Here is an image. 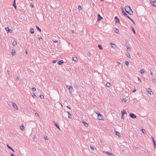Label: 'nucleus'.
I'll return each mask as SVG.
<instances>
[{"label": "nucleus", "mask_w": 156, "mask_h": 156, "mask_svg": "<svg viewBox=\"0 0 156 156\" xmlns=\"http://www.w3.org/2000/svg\"><path fill=\"white\" fill-rule=\"evenodd\" d=\"M141 131H142V133H144V134H146V131H145V130L144 129H141Z\"/></svg>", "instance_id": "nucleus-35"}, {"label": "nucleus", "mask_w": 156, "mask_h": 156, "mask_svg": "<svg viewBox=\"0 0 156 156\" xmlns=\"http://www.w3.org/2000/svg\"><path fill=\"white\" fill-rule=\"evenodd\" d=\"M87 55L88 56H89V57H90L91 55V53L90 52H89L87 54Z\"/></svg>", "instance_id": "nucleus-47"}, {"label": "nucleus", "mask_w": 156, "mask_h": 156, "mask_svg": "<svg viewBox=\"0 0 156 156\" xmlns=\"http://www.w3.org/2000/svg\"><path fill=\"white\" fill-rule=\"evenodd\" d=\"M20 128L22 130H23L24 129V127L23 125H22V126H20Z\"/></svg>", "instance_id": "nucleus-37"}, {"label": "nucleus", "mask_w": 156, "mask_h": 156, "mask_svg": "<svg viewBox=\"0 0 156 156\" xmlns=\"http://www.w3.org/2000/svg\"><path fill=\"white\" fill-rule=\"evenodd\" d=\"M72 33L73 34L74 33V31H73V30H72L71 31Z\"/></svg>", "instance_id": "nucleus-60"}, {"label": "nucleus", "mask_w": 156, "mask_h": 156, "mask_svg": "<svg viewBox=\"0 0 156 156\" xmlns=\"http://www.w3.org/2000/svg\"><path fill=\"white\" fill-rule=\"evenodd\" d=\"M125 63L126 65L127 66H128L129 64V62L128 61H126L125 62Z\"/></svg>", "instance_id": "nucleus-40"}, {"label": "nucleus", "mask_w": 156, "mask_h": 156, "mask_svg": "<svg viewBox=\"0 0 156 156\" xmlns=\"http://www.w3.org/2000/svg\"><path fill=\"white\" fill-rule=\"evenodd\" d=\"M95 112L98 115V113H100L99 112H98L95 111Z\"/></svg>", "instance_id": "nucleus-62"}, {"label": "nucleus", "mask_w": 156, "mask_h": 156, "mask_svg": "<svg viewBox=\"0 0 156 156\" xmlns=\"http://www.w3.org/2000/svg\"><path fill=\"white\" fill-rule=\"evenodd\" d=\"M122 101L124 102H126V99L123 98H122Z\"/></svg>", "instance_id": "nucleus-49"}, {"label": "nucleus", "mask_w": 156, "mask_h": 156, "mask_svg": "<svg viewBox=\"0 0 156 156\" xmlns=\"http://www.w3.org/2000/svg\"><path fill=\"white\" fill-rule=\"evenodd\" d=\"M32 96L33 98H35L37 97V96H36L35 94L34 93H33L32 94Z\"/></svg>", "instance_id": "nucleus-36"}, {"label": "nucleus", "mask_w": 156, "mask_h": 156, "mask_svg": "<svg viewBox=\"0 0 156 156\" xmlns=\"http://www.w3.org/2000/svg\"><path fill=\"white\" fill-rule=\"evenodd\" d=\"M98 18L97 19V20L98 21H99L103 19V18L102 17L100 14H98Z\"/></svg>", "instance_id": "nucleus-11"}, {"label": "nucleus", "mask_w": 156, "mask_h": 156, "mask_svg": "<svg viewBox=\"0 0 156 156\" xmlns=\"http://www.w3.org/2000/svg\"><path fill=\"white\" fill-rule=\"evenodd\" d=\"M151 138L153 143L154 147L155 148H156V143L155 141V140L154 139L153 136H151Z\"/></svg>", "instance_id": "nucleus-8"}, {"label": "nucleus", "mask_w": 156, "mask_h": 156, "mask_svg": "<svg viewBox=\"0 0 156 156\" xmlns=\"http://www.w3.org/2000/svg\"><path fill=\"white\" fill-rule=\"evenodd\" d=\"M127 53H128L127 54V56L128 57V58H130V54L128 52H127Z\"/></svg>", "instance_id": "nucleus-45"}, {"label": "nucleus", "mask_w": 156, "mask_h": 156, "mask_svg": "<svg viewBox=\"0 0 156 156\" xmlns=\"http://www.w3.org/2000/svg\"><path fill=\"white\" fill-rule=\"evenodd\" d=\"M82 83V85H83V83L82 82V83Z\"/></svg>", "instance_id": "nucleus-64"}, {"label": "nucleus", "mask_w": 156, "mask_h": 156, "mask_svg": "<svg viewBox=\"0 0 156 156\" xmlns=\"http://www.w3.org/2000/svg\"><path fill=\"white\" fill-rule=\"evenodd\" d=\"M118 63L119 65H120L121 64L120 62H118Z\"/></svg>", "instance_id": "nucleus-63"}, {"label": "nucleus", "mask_w": 156, "mask_h": 156, "mask_svg": "<svg viewBox=\"0 0 156 156\" xmlns=\"http://www.w3.org/2000/svg\"><path fill=\"white\" fill-rule=\"evenodd\" d=\"M140 71L141 73V74H142L145 72L144 69H140Z\"/></svg>", "instance_id": "nucleus-32"}, {"label": "nucleus", "mask_w": 156, "mask_h": 156, "mask_svg": "<svg viewBox=\"0 0 156 156\" xmlns=\"http://www.w3.org/2000/svg\"><path fill=\"white\" fill-rule=\"evenodd\" d=\"M138 80L140 81V82H141V80H140V78H139V77H138Z\"/></svg>", "instance_id": "nucleus-58"}, {"label": "nucleus", "mask_w": 156, "mask_h": 156, "mask_svg": "<svg viewBox=\"0 0 156 156\" xmlns=\"http://www.w3.org/2000/svg\"><path fill=\"white\" fill-rule=\"evenodd\" d=\"M150 73L151 74V75L152 76H153V73L151 70H150Z\"/></svg>", "instance_id": "nucleus-55"}, {"label": "nucleus", "mask_w": 156, "mask_h": 156, "mask_svg": "<svg viewBox=\"0 0 156 156\" xmlns=\"http://www.w3.org/2000/svg\"><path fill=\"white\" fill-rule=\"evenodd\" d=\"M139 56V57H140V55H141V54L140 53H138V54H137Z\"/></svg>", "instance_id": "nucleus-56"}, {"label": "nucleus", "mask_w": 156, "mask_h": 156, "mask_svg": "<svg viewBox=\"0 0 156 156\" xmlns=\"http://www.w3.org/2000/svg\"><path fill=\"white\" fill-rule=\"evenodd\" d=\"M125 114H127V113L124 111H121V115H124Z\"/></svg>", "instance_id": "nucleus-25"}, {"label": "nucleus", "mask_w": 156, "mask_h": 156, "mask_svg": "<svg viewBox=\"0 0 156 156\" xmlns=\"http://www.w3.org/2000/svg\"><path fill=\"white\" fill-rule=\"evenodd\" d=\"M115 32L116 33L119 34V30L116 28H115Z\"/></svg>", "instance_id": "nucleus-24"}, {"label": "nucleus", "mask_w": 156, "mask_h": 156, "mask_svg": "<svg viewBox=\"0 0 156 156\" xmlns=\"http://www.w3.org/2000/svg\"><path fill=\"white\" fill-rule=\"evenodd\" d=\"M131 29H132V30L133 31V33L134 34H136V32H135V31L134 29V28L132 26H131Z\"/></svg>", "instance_id": "nucleus-30"}, {"label": "nucleus", "mask_w": 156, "mask_h": 156, "mask_svg": "<svg viewBox=\"0 0 156 156\" xmlns=\"http://www.w3.org/2000/svg\"><path fill=\"white\" fill-rule=\"evenodd\" d=\"M53 41L55 43H57L58 42V41L56 39L53 40Z\"/></svg>", "instance_id": "nucleus-41"}, {"label": "nucleus", "mask_w": 156, "mask_h": 156, "mask_svg": "<svg viewBox=\"0 0 156 156\" xmlns=\"http://www.w3.org/2000/svg\"><path fill=\"white\" fill-rule=\"evenodd\" d=\"M82 123L86 127H87L89 126L88 124L85 121H83Z\"/></svg>", "instance_id": "nucleus-18"}, {"label": "nucleus", "mask_w": 156, "mask_h": 156, "mask_svg": "<svg viewBox=\"0 0 156 156\" xmlns=\"http://www.w3.org/2000/svg\"><path fill=\"white\" fill-rule=\"evenodd\" d=\"M38 39L39 40V41H42V42L43 41V39L41 37H39L38 38Z\"/></svg>", "instance_id": "nucleus-44"}, {"label": "nucleus", "mask_w": 156, "mask_h": 156, "mask_svg": "<svg viewBox=\"0 0 156 156\" xmlns=\"http://www.w3.org/2000/svg\"><path fill=\"white\" fill-rule=\"evenodd\" d=\"M151 4L154 7H156V2L155 0H150Z\"/></svg>", "instance_id": "nucleus-5"}, {"label": "nucleus", "mask_w": 156, "mask_h": 156, "mask_svg": "<svg viewBox=\"0 0 156 156\" xmlns=\"http://www.w3.org/2000/svg\"><path fill=\"white\" fill-rule=\"evenodd\" d=\"M16 79L17 80H19V78L18 76L16 78Z\"/></svg>", "instance_id": "nucleus-61"}, {"label": "nucleus", "mask_w": 156, "mask_h": 156, "mask_svg": "<svg viewBox=\"0 0 156 156\" xmlns=\"http://www.w3.org/2000/svg\"><path fill=\"white\" fill-rule=\"evenodd\" d=\"M136 88H135L132 91V93H134L135 92H136Z\"/></svg>", "instance_id": "nucleus-51"}, {"label": "nucleus", "mask_w": 156, "mask_h": 156, "mask_svg": "<svg viewBox=\"0 0 156 156\" xmlns=\"http://www.w3.org/2000/svg\"><path fill=\"white\" fill-rule=\"evenodd\" d=\"M126 12L129 15H132L133 13V11L130 7L129 6H126L125 8Z\"/></svg>", "instance_id": "nucleus-1"}, {"label": "nucleus", "mask_w": 156, "mask_h": 156, "mask_svg": "<svg viewBox=\"0 0 156 156\" xmlns=\"http://www.w3.org/2000/svg\"><path fill=\"white\" fill-rule=\"evenodd\" d=\"M126 48H127V50L128 51H130L131 50V49L130 48L127 46H126Z\"/></svg>", "instance_id": "nucleus-42"}, {"label": "nucleus", "mask_w": 156, "mask_h": 156, "mask_svg": "<svg viewBox=\"0 0 156 156\" xmlns=\"http://www.w3.org/2000/svg\"><path fill=\"white\" fill-rule=\"evenodd\" d=\"M78 9L79 10H81L82 9V8L80 5H79L78 6Z\"/></svg>", "instance_id": "nucleus-38"}, {"label": "nucleus", "mask_w": 156, "mask_h": 156, "mask_svg": "<svg viewBox=\"0 0 156 156\" xmlns=\"http://www.w3.org/2000/svg\"><path fill=\"white\" fill-rule=\"evenodd\" d=\"M121 118L122 119H124V118L123 115H121Z\"/></svg>", "instance_id": "nucleus-53"}, {"label": "nucleus", "mask_w": 156, "mask_h": 156, "mask_svg": "<svg viewBox=\"0 0 156 156\" xmlns=\"http://www.w3.org/2000/svg\"><path fill=\"white\" fill-rule=\"evenodd\" d=\"M152 81L154 83L156 84V80L155 79H152Z\"/></svg>", "instance_id": "nucleus-39"}, {"label": "nucleus", "mask_w": 156, "mask_h": 156, "mask_svg": "<svg viewBox=\"0 0 156 156\" xmlns=\"http://www.w3.org/2000/svg\"><path fill=\"white\" fill-rule=\"evenodd\" d=\"M130 117L132 119H135L136 118V116L134 114L132 113H130L129 114Z\"/></svg>", "instance_id": "nucleus-7"}, {"label": "nucleus", "mask_w": 156, "mask_h": 156, "mask_svg": "<svg viewBox=\"0 0 156 156\" xmlns=\"http://www.w3.org/2000/svg\"><path fill=\"white\" fill-rule=\"evenodd\" d=\"M98 47L100 50L103 49V48L102 47V46L101 44H98Z\"/></svg>", "instance_id": "nucleus-29"}, {"label": "nucleus", "mask_w": 156, "mask_h": 156, "mask_svg": "<svg viewBox=\"0 0 156 156\" xmlns=\"http://www.w3.org/2000/svg\"><path fill=\"white\" fill-rule=\"evenodd\" d=\"M56 62H57V61H56V60H53L52 61V63H56Z\"/></svg>", "instance_id": "nucleus-54"}, {"label": "nucleus", "mask_w": 156, "mask_h": 156, "mask_svg": "<svg viewBox=\"0 0 156 156\" xmlns=\"http://www.w3.org/2000/svg\"><path fill=\"white\" fill-rule=\"evenodd\" d=\"M35 115L36 116H37V117H39V115L37 112H36L35 113Z\"/></svg>", "instance_id": "nucleus-46"}, {"label": "nucleus", "mask_w": 156, "mask_h": 156, "mask_svg": "<svg viewBox=\"0 0 156 156\" xmlns=\"http://www.w3.org/2000/svg\"><path fill=\"white\" fill-rule=\"evenodd\" d=\"M30 33L32 34H33L34 33V28H31L30 29Z\"/></svg>", "instance_id": "nucleus-19"}, {"label": "nucleus", "mask_w": 156, "mask_h": 156, "mask_svg": "<svg viewBox=\"0 0 156 156\" xmlns=\"http://www.w3.org/2000/svg\"><path fill=\"white\" fill-rule=\"evenodd\" d=\"M67 113H68V118H72L71 114L69 113V112H67Z\"/></svg>", "instance_id": "nucleus-23"}, {"label": "nucleus", "mask_w": 156, "mask_h": 156, "mask_svg": "<svg viewBox=\"0 0 156 156\" xmlns=\"http://www.w3.org/2000/svg\"><path fill=\"white\" fill-rule=\"evenodd\" d=\"M13 6L15 9H17V6L16 4V0H14L13 3Z\"/></svg>", "instance_id": "nucleus-12"}, {"label": "nucleus", "mask_w": 156, "mask_h": 156, "mask_svg": "<svg viewBox=\"0 0 156 156\" xmlns=\"http://www.w3.org/2000/svg\"><path fill=\"white\" fill-rule=\"evenodd\" d=\"M17 44V42H16V41H14L12 43V44L13 45V46H15V45H16Z\"/></svg>", "instance_id": "nucleus-26"}, {"label": "nucleus", "mask_w": 156, "mask_h": 156, "mask_svg": "<svg viewBox=\"0 0 156 156\" xmlns=\"http://www.w3.org/2000/svg\"><path fill=\"white\" fill-rule=\"evenodd\" d=\"M98 118L99 120H104V118L103 116L100 113H98Z\"/></svg>", "instance_id": "nucleus-2"}, {"label": "nucleus", "mask_w": 156, "mask_h": 156, "mask_svg": "<svg viewBox=\"0 0 156 156\" xmlns=\"http://www.w3.org/2000/svg\"><path fill=\"white\" fill-rule=\"evenodd\" d=\"M67 87L68 89L69 92L70 93H71L73 91V89L71 86L70 85L68 86L67 85Z\"/></svg>", "instance_id": "nucleus-3"}, {"label": "nucleus", "mask_w": 156, "mask_h": 156, "mask_svg": "<svg viewBox=\"0 0 156 156\" xmlns=\"http://www.w3.org/2000/svg\"><path fill=\"white\" fill-rule=\"evenodd\" d=\"M32 90L33 91H36V89L34 87H33L32 88Z\"/></svg>", "instance_id": "nucleus-50"}, {"label": "nucleus", "mask_w": 156, "mask_h": 156, "mask_svg": "<svg viewBox=\"0 0 156 156\" xmlns=\"http://www.w3.org/2000/svg\"><path fill=\"white\" fill-rule=\"evenodd\" d=\"M5 29L6 30L7 33H8L9 32L11 33L12 32V30L11 29H9V28L8 27L5 28Z\"/></svg>", "instance_id": "nucleus-10"}, {"label": "nucleus", "mask_w": 156, "mask_h": 156, "mask_svg": "<svg viewBox=\"0 0 156 156\" xmlns=\"http://www.w3.org/2000/svg\"><path fill=\"white\" fill-rule=\"evenodd\" d=\"M115 134L118 136H119V135H120V133L118 132V131H115Z\"/></svg>", "instance_id": "nucleus-28"}, {"label": "nucleus", "mask_w": 156, "mask_h": 156, "mask_svg": "<svg viewBox=\"0 0 156 156\" xmlns=\"http://www.w3.org/2000/svg\"><path fill=\"white\" fill-rule=\"evenodd\" d=\"M106 86L107 87H109L111 86V84L110 83L108 82L106 83Z\"/></svg>", "instance_id": "nucleus-33"}, {"label": "nucleus", "mask_w": 156, "mask_h": 156, "mask_svg": "<svg viewBox=\"0 0 156 156\" xmlns=\"http://www.w3.org/2000/svg\"><path fill=\"white\" fill-rule=\"evenodd\" d=\"M12 105L14 108H15V109H18V107H17L16 105V104L13 103L12 104Z\"/></svg>", "instance_id": "nucleus-21"}, {"label": "nucleus", "mask_w": 156, "mask_h": 156, "mask_svg": "<svg viewBox=\"0 0 156 156\" xmlns=\"http://www.w3.org/2000/svg\"><path fill=\"white\" fill-rule=\"evenodd\" d=\"M53 122L54 123L55 127H56L57 129H59L60 130H61L58 124L55 121H53Z\"/></svg>", "instance_id": "nucleus-6"}, {"label": "nucleus", "mask_w": 156, "mask_h": 156, "mask_svg": "<svg viewBox=\"0 0 156 156\" xmlns=\"http://www.w3.org/2000/svg\"><path fill=\"white\" fill-rule=\"evenodd\" d=\"M44 138L46 140H48V138L47 136H44Z\"/></svg>", "instance_id": "nucleus-48"}, {"label": "nucleus", "mask_w": 156, "mask_h": 156, "mask_svg": "<svg viewBox=\"0 0 156 156\" xmlns=\"http://www.w3.org/2000/svg\"><path fill=\"white\" fill-rule=\"evenodd\" d=\"M72 59L75 62H77L78 61V58H77V57H76V56L73 57Z\"/></svg>", "instance_id": "nucleus-15"}, {"label": "nucleus", "mask_w": 156, "mask_h": 156, "mask_svg": "<svg viewBox=\"0 0 156 156\" xmlns=\"http://www.w3.org/2000/svg\"><path fill=\"white\" fill-rule=\"evenodd\" d=\"M110 45L112 48H114V47H115V44L112 43H110Z\"/></svg>", "instance_id": "nucleus-27"}, {"label": "nucleus", "mask_w": 156, "mask_h": 156, "mask_svg": "<svg viewBox=\"0 0 156 156\" xmlns=\"http://www.w3.org/2000/svg\"><path fill=\"white\" fill-rule=\"evenodd\" d=\"M67 108H68V109H71V108H70V107H69V106H66Z\"/></svg>", "instance_id": "nucleus-57"}, {"label": "nucleus", "mask_w": 156, "mask_h": 156, "mask_svg": "<svg viewBox=\"0 0 156 156\" xmlns=\"http://www.w3.org/2000/svg\"><path fill=\"white\" fill-rule=\"evenodd\" d=\"M115 20L116 23H117L118 22H119V23H120L119 19L118 18L117 16H115Z\"/></svg>", "instance_id": "nucleus-17"}, {"label": "nucleus", "mask_w": 156, "mask_h": 156, "mask_svg": "<svg viewBox=\"0 0 156 156\" xmlns=\"http://www.w3.org/2000/svg\"><path fill=\"white\" fill-rule=\"evenodd\" d=\"M128 18L131 21V22L133 23V24H134V25H135V23L134 21L132 19L130 18V17Z\"/></svg>", "instance_id": "nucleus-31"}, {"label": "nucleus", "mask_w": 156, "mask_h": 156, "mask_svg": "<svg viewBox=\"0 0 156 156\" xmlns=\"http://www.w3.org/2000/svg\"><path fill=\"white\" fill-rule=\"evenodd\" d=\"M147 91L148 93L151 95L153 94V92L151 91L150 88H148Z\"/></svg>", "instance_id": "nucleus-9"}, {"label": "nucleus", "mask_w": 156, "mask_h": 156, "mask_svg": "<svg viewBox=\"0 0 156 156\" xmlns=\"http://www.w3.org/2000/svg\"><path fill=\"white\" fill-rule=\"evenodd\" d=\"M7 73H8V74H9V70H7Z\"/></svg>", "instance_id": "nucleus-59"}, {"label": "nucleus", "mask_w": 156, "mask_h": 156, "mask_svg": "<svg viewBox=\"0 0 156 156\" xmlns=\"http://www.w3.org/2000/svg\"><path fill=\"white\" fill-rule=\"evenodd\" d=\"M36 29H37V30L38 31L40 32H41V30L39 27L38 26H36Z\"/></svg>", "instance_id": "nucleus-22"}, {"label": "nucleus", "mask_w": 156, "mask_h": 156, "mask_svg": "<svg viewBox=\"0 0 156 156\" xmlns=\"http://www.w3.org/2000/svg\"><path fill=\"white\" fill-rule=\"evenodd\" d=\"M30 6L32 8H33L34 7V5L31 3L30 4Z\"/></svg>", "instance_id": "nucleus-52"}, {"label": "nucleus", "mask_w": 156, "mask_h": 156, "mask_svg": "<svg viewBox=\"0 0 156 156\" xmlns=\"http://www.w3.org/2000/svg\"><path fill=\"white\" fill-rule=\"evenodd\" d=\"M122 9V14L124 15L127 17L128 18H129V16L128 15V14L124 11L123 9L122 8L121 9Z\"/></svg>", "instance_id": "nucleus-4"}, {"label": "nucleus", "mask_w": 156, "mask_h": 156, "mask_svg": "<svg viewBox=\"0 0 156 156\" xmlns=\"http://www.w3.org/2000/svg\"><path fill=\"white\" fill-rule=\"evenodd\" d=\"M90 147L92 151H94V147L93 146H90Z\"/></svg>", "instance_id": "nucleus-43"}, {"label": "nucleus", "mask_w": 156, "mask_h": 156, "mask_svg": "<svg viewBox=\"0 0 156 156\" xmlns=\"http://www.w3.org/2000/svg\"><path fill=\"white\" fill-rule=\"evenodd\" d=\"M6 146L9 149L12 151L13 152H15L14 150L11 147L9 146L8 144H6Z\"/></svg>", "instance_id": "nucleus-16"}, {"label": "nucleus", "mask_w": 156, "mask_h": 156, "mask_svg": "<svg viewBox=\"0 0 156 156\" xmlns=\"http://www.w3.org/2000/svg\"><path fill=\"white\" fill-rule=\"evenodd\" d=\"M11 54H12V56L15 55L16 54L15 50H12Z\"/></svg>", "instance_id": "nucleus-20"}, {"label": "nucleus", "mask_w": 156, "mask_h": 156, "mask_svg": "<svg viewBox=\"0 0 156 156\" xmlns=\"http://www.w3.org/2000/svg\"><path fill=\"white\" fill-rule=\"evenodd\" d=\"M64 63V62L62 60H60L58 62V64L59 65H62Z\"/></svg>", "instance_id": "nucleus-13"}, {"label": "nucleus", "mask_w": 156, "mask_h": 156, "mask_svg": "<svg viewBox=\"0 0 156 156\" xmlns=\"http://www.w3.org/2000/svg\"><path fill=\"white\" fill-rule=\"evenodd\" d=\"M39 96L41 99H43L44 98V95L42 94H41Z\"/></svg>", "instance_id": "nucleus-34"}, {"label": "nucleus", "mask_w": 156, "mask_h": 156, "mask_svg": "<svg viewBox=\"0 0 156 156\" xmlns=\"http://www.w3.org/2000/svg\"><path fill=\"white\" fill-rule=\"evenodd\" d=\"M106 153L108 155H110V156H114V155L113 153H111L109 151H107V152H106Z\"/></svg>", "instance_id": "nucleus-14"}]
</instances>
